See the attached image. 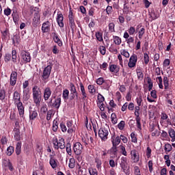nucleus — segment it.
Segmentation results:
<instances>
[{
    "mask_svg": "<svg viewBox=\"0 0 175 175\" xmlns=\"http://www.w3.org/2000/svg\"><path fill=\"white\" fill-rule=\"evenodd\" d=\"M52 142L55 150H59V148L60 150H65V139L64 138H61L58 140L57 137H54Z\"/></svg>",
    "mask_w": 175,
    "mask_h": 175,
    "instance_id": "1",
    "label": "nucleus"
},
{
    "mask_svg": "<svg viewBox=\"0 0 175 175\" xmlns=\"http://www.w3.org/2000/svg\"><path fill=\"white\" fill-rule=\"evenodd\" d=\"M70 100H73V99L75 98L76 100H79V92H77L76 86L73 83H70Z\"/></svg>",
    "mask_w": 175,
    "mask_h": 175,
    "instance_id": "2",
    "label": "nucleus"
},
{
    "mask_svg": "<svg viewBox=\"0 0 175 175\" xmlns=\"http://www.w3.org/2000/svg\"><path fill=\"white\" fill-rule=\"evenodd\" d=\"M51 69H53V64L48 65L44 68L42 80V81H47L50 78V75H51Z\"/></svg>",
    "mask_w": 175,
    "mask_h": 175,
    "instance_id": "3",
    "label": "nucleus"
},
{
    "mask_svg": "<svg viewBox=\"0 0 175 175\" xmlns=\"http://www.w3.org/2000/svg\"><path fill=\"white\" fill-rule=\"evenodd\" d=\"M121 162L120 163L122 170H123L125 174H129V166H128V159L126 157H122L121 159Z\"/></svg>",
    "mask_w": 175,
    "mask_h": 175,
    "instance_id": "4",
    "label": "nucleus"
},
{
    "mask_svg": "<svg viewBox=\"0 0 175 175\" xmlns=\"http://www.w3.org/2000/svg\"><path fill=\"white\" fill-rule=\"evenodd\" d=\"M98 136L101 140L106 142L107 140V136H109V128L101 127L98 130Z\"/></svg>",
    "mask_w": 175,
    "mask_h": 175,
    "instance_id": "5",
    "label": "nucleus"
},
{
    "mask_svg": "<svg viewBox=\"0 0 175 175\" xmlns=\"http://www.w3.org/2000/svg\"><path fill=\"white\" fill-rule=\"evenodd\" d=\"M73 151L74 154L77 155V157H80L83 153V145L80 142H76L73 145Z\"/></svg>",
    "mask_w": 175,
    "mask_h": 175,
    "instance_id": "6",
    "label": "nucleus"
},
{
    "mask_svg": "<svg viewBox=\"0 0 175 175\" xmlns=\"http://www.w3.org/2000/svg\"><path fill=\"white\" fill-rule=\"evenodd\" d=\"M21 57L22 59H23V62L25 64H28V62H31V54L29 52H27L25 50H22L21 51Z\"/></svg>",
    "mask_w": 175,
    "mask_h": 175,
    "instance_id": "7",
    "label": "nucleus"
},
{
    "mask_svg": "<svg viewBox=\"0 0 175 175\" xmlns=\"http://www.w3.org/2000/svg\"><path fill=\"white\" fill-rule=\"evenodd\" d=\"M49 106L51 107H55V109H59V106H61V97H57L53 103V98H51L49 102Z\"/></svg>",
    "mask_w": 175,
    "mask_h": 175,
    "instance_id": "8",
    "label": "nucleus"
},
{
    "mask_svg": "<svg viewBox=\"0 0 175 175\" xmlns=\"http://www.w3.org/2000/svg\"><path fill=\"white\" fill-rule=\"evenodd\" d=\"M118 150H117L116 146H112L109 150L107 151V154H110V159H116L118 157Z\"/></svg>",
    "mask_w": 175,
    "mask_h": 175,
    "instance_id": "9",
    "label": "nucleus"
},
{
    "mask_svg": "<svg viewBox=\"0 0 175 175\" xmlns=\"http://www.w3.org/2000/svg\"><path fill=\"white\" fill-rule=\"evenodd\" d=\"M137 62V55L135 54H133L130 59L128 64L129 68H135L136 66V64Z\"/></svg>",
    "mask_w": 175,
    "mask_h": 175,
    "instance_id": "10",
    "label": "nucleus"
},
{
    "mask_svg": "<svg viewBox=\"0 0 175 175\" xmlns=\"http://www.w3.org/2000/svg\"><path fill=\"white\" fill-rule=\"evenodd\" d=\"M131 159L133 161L134 163H137L140 161V155L139 152L136 150H133L131 151Z\"/></svg>",
    "mask_w": 175,
    "mask_h": 175,
    "instance_id": "11",
    "label": "nucleus"
},
{
    "mask_svg": "<svg viewBox=\"0 0 175 175\" xmlns=\"http://www.w3.org/2000/svg\"><path fill=\"white\" fill-rule=\"evenodd\" d=\"M69 25L71 28V31L74 32L76 24L75 23V18H73V12L70 11L68 15Z\"/></svg>",
    "mask_w": 175,
    "mask_h": 175,
    "instance_id": "12",
    "label": "nucleus"
},
{
    "mask_svg": "<svg viewBox=\"0 0 175 175\" xmlns=\"http://www.w3.org/2000/svg\"><path fill=\"white\" fill-rule=\"evenodd\" d=\"M17 72L12 71L10 75V85L14 86L16 85V83H17Z\"/></svg>",
    "mask_w": 175,
    "mask_h": 175,
    "instance_id": "13",
    "label": "nucleus"
},
{
    "mask_svg": "<svg viewBox=\"0 0 175 175\" xmlns=\"http://www.w3.org/2000/svg\"><path fill=\"white\" fill-rule=\"evenodd\" d=\"M12 100L14 105H17L21 102V96H20V93L18 91H15L14 92Z\"/></svg>",
    "mask_w": 175,
    "mask_h": 175,
    "instance_id": "14",
    "label": "nucleus"
},
{
    "mask_svg": "<svg viewBox=\"0 0 175 175\" xmlns=\"http://www.w3.org/2000/svg\"><path fill=\"white\" fill-rule=\"evenodd\" d=\"M15 105L16 106L17 109H18V111L19 113V116L20 117H24V105H23L22 102H19L18 104H15Z\"/></svg>",
    "mask_w": 175,
    "mask_h": 175,
    "instance_id": "15",
    "label": "nucleus"
},
{
    "mask_svg": "<svg viewBox=\"0 0 175 175\" xmlns=\"http://www.w3.org/2000/svg\"><path fill=\"white\" fill-rule=\"evenodd\" d=\"M50 161L49 163L52 167V169H55L57 166L58 160H57L55 158H54V155L50 154Z\"/></svg>",
    "mask_w": 175,
    "mask_h": 175,
    "instance_id": "16",
    "label": "nucleus"
},
{
    "mask_svg": "<svg viewBox=\"0 0 175 175\" xmlns=\"http://www.w3.org/2000/svg\"><path fill=\"white\" fill-rule=\"evenodd\" d=\"M79 85L82 94V100H87V99H88V96L87 95V92H85V88H84V85H83V83L81 82L79 83Z\"/></svg>",
    "mask_w": 175,
    "mask_h": 175,
    "instance_id": "17",
    "label": "nucleus"
},
{
    "mask_svg": "<svg viewBox=\"0 0 175 175\" xmlns=\"http://www.w3.org/2000/svg\"><path fill=\"white\" fill-rule=\"evenodd\" d=\"M51 89L50 88L47 87L44 90V100H49L50 97L51 96Z\"/></svg>",
    "mask_w": 175,
    "mask_h": 175,
    "instance_id": "18",
    "label": "nucleus"
},
{
    "mask_svg": "<svg viewBox=\"0 0 175 175\" xmlns=\"http://www.w3.org/2000/svg\"><path fill=\"white\" fill-rule=\"evenodd\" d=\"M51 25V24L50 23V22L49 21L44 22L42 26V32L44 33L46 32L50 31Z\"/></svg>",
    "mask_w": 175,
    "mask_h": 175,
    "instance_id": "19",
    "label": "nucleus"
},
{
    "mask_svg": "<svg viewBox=\"0 0 175 175\" xmlns=\"http://www.w3.org/2000/svg\"><path fill=\"white\" fill-rule=\"evenodd\" d=\"M114 137H116V134H114L111 137V143L113 147H117V146L121 143V138L120 136H117L114 141Z\"/></svg>",
    "mask_w": 175,
    "mask_h": 175,
    "instance_id": "20",
    "label": "nucleus"
},
{
    "mask_svg": "<svg viewBox=\"0 0 175 175\" xmlns=\"http://www.w3.org/2000/svg\"><path fill=\"white\" fill-rule=\"evenodd\" d=\"M36 117H38V111H36L35 109L30 108L29 120L31 121H33Z\"/></svg>",
    "mask_w": 175,
    "mask_h": 175,
    "instance_id": "21",
    "label": "nucleus"
},
{
    "mask_svg": "<svg viewBox=\"0 0 175 175\" xmlns=\"http://www.w3.org/2000/svg\"><path fill=\"white\" fill-rule=\"evenodd\" d=\"M57 24L61 28H64V15L62 14H57Z\"/></svg>",
    "mask_w": 175,
    "mask_h": 175,
    "instance_id": "22",
    "label": "nucleus"
},
{
    "mask_svg": "<svg viewBox=\"0 0 175 175\" xmlns=\"http://www.w3.org/2000/svg\"><path fill=\"white\" fill-rule=\"evenodd\" d=\"M32 92H33V96L42 95V91L40 90V88H39V86H38V85H34L33 87Z\"/></svg>",
    "mask_w": 175,
    "mask_h": 175,
    "instance_id": "23",
    "label": "nucleus"
},
{
    "mask_svg": "<svg viewBox=\"0 0 175 175\" xmlns=\"http://www.w3.org/2000/svg\"><path fill=\"white\" fill-rule=\"evenodd\" d=\"M52 35H53V40L55 43H57L59 47H62V41L61 40V39H59V37H58V34H57L56 33H52Z\"/></svg>",
    "mask_w": 175,
    "mask_h": 175,
    "instance_id": "24",
    "label": "nucleus"
},
{
    "mask_svg": "<svg viewBox=\"0 0 175 175\" xmlns=\"http://www.w3.org/2000/svg\"><path fill=\"white\" fill-rule=\"evenodd\" d=\"M66 125L68 126V130L67 132L68 133H73L74 132V129H73V121L70 120V121H67Z\"/></svg>",
    "mask_w": 175,
    "mask_h": 175,
    "instance_id": "25",
    "label": "nucleus"
},
{
    "mask_svg": "<svg viewBox=\"0 0 175 175\" xmlns=\"http://www.w3.org/2000/svg\"><path fill=\"white\" fill-rule=\"evenodd\" d=\"M14 132L15 140H16L17 142H20V140H21V136L20 135V129L18 128H14Z\"/></svg>",
    "mask_w": 175,
    "mask_h": 175,
    "instance_id": "26",
    "label": "nucleus"
},
{
    "mask_svg": "<svg viewBox=\"0 0 175 175\" xmlns=\"http://www.w3.org/2000/svg\"><path fill=\"white\" fill-rule=\"evenodd\" d=\"M33 99L36 106H40V102H42V94H40L38 96H33Z\"/></svg>",
    "mask_w": 175,
    "mask_h": 175,
    "instance_id": "27",
    "label": "nucleus"
},
{
    "mask_svg": "<svg viewBox=\"0 0 175 175\" xmlns=\"http://www.w3.org/2000/svg\"><path fill=\"white\" fill-rule=\"evenodd\" d=\"M31 98V94L29 93V89L23 90V99L25 100H28Z\"/></svg>",
    "mask_w": 175,
    "mask_h": 175,
    "instance_id": "28",
    "label": "nucleus"
},
{
    "mask_svg": "<svg viewBox=\"0 0 175 175\" xmlns=\"http://www.w3.org/2000/svg\"><path fill=\"white\" fill-rule=\"evenodd\" d=\"M169 136L171 137V142H175V131L173 129H170L168 131Z\"/></svg>",
    "mask_w": 175,
    "mask_h": 175,
    "instance_id": "29",
    "label": "nucleus"
},
{
    "mask_svg": "<svg viewBox=\"0 0 175 175\" xmlns=\"http://www.w3.org/2000/svg\"><path fill=\"white\" fill-rule=\"evenodd\" d=\"M163 80L164 90L167 91V90H169V88H170V86L169 85V79H167V77H164Z\"/></svg>",
    "mask_w": 175,
    "mask_h": 175,
    "instance_id": "30",
    "label": "nucleus"
},
{
    "mask_svg": "<svg viewBox=\"0 0 175 175\" xmlns=\"http://www.w3.org/2000/svg\"><path fill=\"white\" fill-rule=\"evenodd\" d=\"M109 69L112 72H115V73H118V72H120V68H118V66H117V65L111 64L109 66Z\"/></svg>",
    "mask_w": 175,
    "mask_h": 175,
    "instance_id": "31",
    "label": "nucleus"
},
{
    "mask_svg": "<svg viewBox=\"0 0 175 175\" xmlns=\"http://www.w3.org/2000/svg\"><path fill=\"white\" fill-rule=\"evenodd\" d=\"M149 16L152 20H157V18L159 17V14H158V13L154 10H152L150 12H149Z\"/></svg>",
    "mask_w": 175,
    "mask_h": 175,
    "instance_id": "32",
    "label": "nucleus"
},
{
    "mask_svg": "<svg viewBox=\"0 0 175 175\" xmlns=\"http://www.w3.org/2000/svg\"><path fill=\"white\" fill-rule=\"evenodd\" d=\"M15 152L16 155H20V154H21V142H17Z\"/></svg>",
    "mask_w": 175,
    "mask_h": 175,
    "instance_id": "33",
    "label": "nucleus"
},
{
    "mask_svg": "<svg viewBox=\"0 0 175 175\" xmlns=\"http://www.w3.org/2000/svg\"><path fill=\"white\" fill-rule=\"evenodd\" d=\"M113 43H115L117 46H120L122 43L121 38L117 36H113Z\"/></svg>",
    "mask_w": 175,
    "mask_h": 175,
    "instance_id": "34",
    "label": "nucleus"
},
{
    "mask_svg": "<svg viewBox=\"0 0 175 175\" xmlns=\"http://www.w3.org/2000/svg\"><path fill=\"white\" fill-rule=\"evenodd\" d=\"M13 152H14V147L10 146L7 148L6 154L8 157H11V155L13 154Z\"/></svg>",
    "mask_w": 175,
    "mask_h": 175,
    "instance_id": "35",
    "label": "nucleus"
},
{
    "mask_svg": "<svg viewBox=\"0 0 175 175\" xmlns=\"http://www.w3.org/2000/svg\"><path fill=\"white\" fill-rule=\"evenodd\" d=\"M6 98V91L2 88L0 90V100H5Z\"/></svg>",
    "mask_w": 175,
    "mask_h": 175,
    "instance_id": "36",
    "label": "nucleus"
},
{
    "mask_svg": "<svg viewBox=\"0 0 175 175\" xmlns=\"http://www.w3.org/2000/svg\"><path fill=\"white\" fill-rule=\"evenodd\" d=\"M55 112L54 110L50 109L47 111V115H46V120L47 121H50L51 120V117L54 116Z\"/></svg>",
    "mask_w": 175,
    "mask_h": 175,
    "instance_id": "37",
    "label": "nucleus"
},
{
    "mask_svg": "<svg viewBox=\"0 0 175 175\" xmlns=\"http://www.w3.org/2000/svg\"><path fill=\"white\" fill-rule=\"evenodd\" d=\"M66 151L70 157H72V148H71V146H70V143L66 144Z\"/></svg>",
    "mask_w": 175,
    "mask_h": 175,
    "instance_id": "38",
    "label": "nucleus"
},
{
    "mask_svg": "<svg viewBox=\"0 0 175 175\" xmlns=\"http://www.w3.org/2000/svg\"><path fill=\"white\" fill-rule=\"evenodd\" d=\"M103 87L104 90H109V89L110 88V81L105 80L103 83Z\"/></svg>",
    "mask_w": 175,
    "mask_h": 175,
    "instance_id": "39",
    "label": "nucleus"
},
{
    "mask_svg": "<svg viewBox=\"0 0 175 175\" xmlns=\"http://www.w3.org/2000/svg\"><path fill=\"white\" fill-rule=\"evenodd\" d=\"M95 163H96V168L98 170H100V169H102V161L98 158H96Z\"/></svg>",
    "mask_w": 175,
    "mask_h": 175,
    "instance_id": "40",
    "label": "nucleus"
},
{
    "mask_svg": "<svg viewBox=\"0 0 175 175\" xmlns=\"http://www.w3.org/2000/svg\"><path fill=\"white\" fill-rule=\"evenodd\" d=\"M12 62H14V64H16L17 62V51L16 50H12Z\"/></svg>",
    "mask_w": 175,
    "mask_h": 175,
    "instance_id": "41",
    "label": "nucleus"
},
{
    "mask_svg": "<svg viewBox=\"0 0 175 175\" xmlns=\"http://www.w3.org/2000/svg\"><path fill=\"white\" fill-rule=\"evenodd\" d=\"M63 98L65 100H68V99H69V90L68 89H65L63 91Z\"/></svg>",
    "mask_w": 175,
    "mask_h": 175,
    "instance_id": "42",
    "label": "nucleus"
},
{
    "mask_svg": "<svg viewBox=\"0 0 175 175\" xmlns=\"http://www.w3.org/2000/svg\"><path fill=\"white\" fill-rule=\"evenodd\" d=\"M76 165V161L75 160V158H70V163L68 164V166L70 169L75 168V166Z\"/></svg>",
    "mask_w": 175,
    "mask_h": 175,
    "instance_id": "43",
    "label": "nucleus"
},
{
    "mask_svg": "<svg viewBox=\"0 0 175 175\" xmlns=\"http://www.w3.org/2000/svg\"><path fill=\"white\" fill-rule=\"evenodd\" d=\"M96 38L98 42H103V34L100 32L96 33Z\"/></svg>",
    "mask_w": 175,
    "mask_h": 175,
    "instance_id": "44",
    "label": "nucleus"
},
{
    "mask_svg": "<svg viewBox=\"0 0 175 175\" xmlns=\"http://www.w3.org/2000/svg\"><path fill=\"white\" fill-rule=\"evenodd\" d=\"M144 61L145 65H148V63L150 62V56L148 55V53H144Z\"/></svg>",
    "mask_w": 175,
    "mask_h": 175,
    "instance_id": "45",
    "label": "nucleus"
},
{
    "mask_svg": "<svg viewBox=\"0 0 175 175\" xmlns=\"http://www.w3.org/2000/svg\"><path fill=\"white\" fill-rule=\"evenodd\" d=\"M156 80L158 81L159 80V87L161 90H163V85L162 84V81H163V79H162V77H157L156 78Z\"/></svg>",
    "mask_w": 175,
    "mask_h": 175,
    "instance_id": "46",
    "label": "nucleus"
},
{
    "mask_svg": "<svg viewBox=\"0 0 175 175\" xmlns=\"http://www.w3.org/2000/svg\"><path fill=\"white\" fill-rule=\"evenodd\" d=\"M172 149L173 148L172 147V145L170 144H165L164 148L165 151H166L167 152H170Z\"/></svg>",
    "mask_w": 175,
    "mask_h": 175,
    "instance_id": "47",
    "label": "nucleus"
},
{
    "mask_svg": "<svg viewBox=\"0 0 175 175\" xmlns=\"http://www.w3.org/2000/svg\"><path fill=\"white\" fill-rule=\"evenodd\" d=\"M145 33H146V29H144V27H142L139 31V33H139V36H138L139 39H142Z\"/></svg>",
    "mask_w": 175,
    "mask_h": 175,
    "instance_id": "48",
    "label": "nucleus"
},
{
    "mask_svg": "<svg viewBox=\"0 0 175 175\" xmlns=\"http://www.w3.org/2000/svg\"><path fill=\"white\" fill-rule=\"evenodd\" d=\"M88 89L89 90L90 94H95L96 90L95 87L92 85H89L88 87Z\"/></svg>",
    "mask_w": 175,
    "mask_h": 175,
    "instance_id": "49",
    "label": "nucleus"
},
{
    "mask_svg": "<svg viewBox=\"0 0 175 175\" xmlns=\"http://www.w3.org/2000/svg\"><path fill=\"white\" fill-rule=\"evenodd\" d=\"M108 27H109V31H110L111 32H116V29H114L116 27V25H114L113 23H109Z\"/></svg>",
    "mask_w": 175,
    "mask_h": 175,
    "instance_id": "50",
    "label": "nucleus"
},
{
    "mask_svg": "<svg viewBox=\"0 0 175 175\" xmlns=\"http://www.w3.org/2000/svg\"><path fill=\"white\" fill-rule=\"evenodd\" d=\"M124 13L126 14L125 18L127 23H129L131 20H132V15L129 14V12H127L126 11H124Z\"/></svg>",
    "mask_w": 175,
    "mask_h": 175,
    "instance_id": "51",
    "label": "nucleus"
},
{
    "mask_svg": "<svg viewBox=\"0 0 175 175\" xmlns=\"http://www.w3.org/2000/svg\"><path fill=\"white\" fill-rule=\"evenodd\" d=\"M118 128L120 130L122 131L124 128H125V121L122 120L118 124Z\"/></svg>",
    "mask_w": 175,
    "mask_h": 175,
    "instance_id": "52",
    "label": "nucleus"
},
{
    "mask_svg": "<svg viewBox=\"0 0 175 175\" xmlns=\"http://www.w3.org/2000/svg\"><path fill=\"white\" fill-rule=\"evenodd\" d=\"M137 75L139 80H143L144 77V74L140 70L137 71Z\"/></svg>",
    "mask_w": 175,
    "mask_h": 175,
    "instance_id": "53",
    "label": "nucleus"
},
{
    "mask_svg": "<svg viewBox=\"0 0 175 175\" xmlns=\"http://www.w3.org/2000/svg\"><path fill=\"white\" fill-rule=\"evenodd\" d=\"M105 102V97L102 94H98V103H103Z\"/></svg>",
    "mask_w": 175,
    "mask_h": 175,
    "instance_id": "54",
    "label": "nucleus"
},
{
    "mask_svg": "<svg viewBox=\"0 0 175 175\" xmlns=\"http://www.w3.org/2000/svg\"><path fill=\"white\" fill-rule=\"evenodd\" d=\"M99 51L102 55H105L106 54V47L105 46H100Z\"/></svg>",
    "mask_w": 175,
    "mask_h": 175,
    "instance_id": "55",
    "label": "nucleus"
},
{
    "mask_svg": "<svg viewBox=\"0 0 175 175\" xmlns=\"http://www.w3.org/2000/svg\"><path fill=\"white\" fill-rule=\"evenodd\" d=\"M52 53H53V54H59V49H58V46L54 45L53 46Z\"/></svg>",
    "mask_w": 175,
    "mask_h": 175,
    "instance_id": "56",
    "label": "nucleus"
},
{
    "mask_svg": "<svg viewBox=\"0 0 175 175\" xmlns=\"http://www.w3.org/2000/svg\"><path fill=\"white\" fill-rule=\"evenodd\" d=\"M39 24H40V19L33 18L32 25L33 27H38Z\"/></svg>",
    "mask_w": 175,
    "mask_h": 175,
    "instance_id": "57",
    "label": "nucleus"
},
{
    "mask_svg": "<svg viewBox=\"0 0 175 175\" xmlns=\"http://www.w3.org/2000/svg\"><path fill=\"white\" fill-rule=\"evenodd\" d=\"M12 18L15 24H16V23H18V21L20 20V16L18 15V14L12 15Z\"/></svg>",
    "mask_w": 175,
    "mask_h": 175,
    "instance_id": "58",
    "label": "nucleus"
},
{
    "mask_svg": "<svg viewBox=\"0 0 175 175\" xmlns=\"http://www.w3.org/2000/svg\"><path fill=\"white\" fill-rule=\"evenodd\" d=\"M105 82V79H103V77H100L96 80V84H98V85H103V83Z\"/></svg>",
    "mask_w": 175,
    "mask_h": 175,
    "instance_id": "59",
    "label": "nucleus"
},
{
    "mask_svg": "<svg viewBox=\"0 0 175 175\" xmlns=\"http://www.w3.org/2000/svg\"><path fill=\"white\" fill-rule=\"evenodd\" d=\"M116 165H117V162L116 163V161H114V159H109V166H111V167H116Z\"/></svg>",
    "mask_w": 175,
    "mask_h": 175,
    "instance_id": "60",
    "label": "nucleus"
},
{
    "mask_svg": "<svg viewBox=\"0 0 175 175\" xmlns=\"http://www.w3.org/2000/svg\"><path fill=\"white\" fill-rule=\"evenodd\" d=\"M161 135V130L155 129L152 133V136H159Z\"/></svg>",
    "mask_w": 175,
    "mask_h": 175,
    "instance_id": "61",
    "label": "nucleus"
},
{
    "mask_svg": "<svg viewBox=\"0 0 175 175\" xmlns=\"http://www.w3.org/2000/svg\"><path fill=\"white\" fill-rule=\"evenodd\" d=\"M1 143L3 146L8 144V138H6V137H2L1 139Z\"/></svg>",
    "mask_w": 175,
    "mask_h": 175,
    "instance_id": "62",
    "label": "nucleus"
},
{
    "mask_svg": "<svg viewBox=\"0 0 175 175\" xmlns=\"http://www.w3.org/2000/svg\"><path fill=\"white\" fill-rule=\"evenodd\" d=\"M89 173L90 175H98V171L96 169H92V170H89Z\"/></svg>",
    "mask_w": 175,
    "mask_h": 175,
    "instance_id": "63",
    "label": "nucleus"
},
{
    "mask_svg": "<svg viewBox=\"0 0 175 175\" xmlns=\"http://www.w3.org/2000/svg\"><path fill=\"white\" fill-rule=\"evenodd\" d=\"M134 170H135V175H141L140 174V169L139 168L138 166L134 167Z\"/></svg>",
    "mask_w": 175,
    "mask_h": 175,
    "instance_id": "64",
    "label": "nucleus"
}]
</instances>
